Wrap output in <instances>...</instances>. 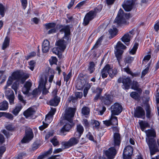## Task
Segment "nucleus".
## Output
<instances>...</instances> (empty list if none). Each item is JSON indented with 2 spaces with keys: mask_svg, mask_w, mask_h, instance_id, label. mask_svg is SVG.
Instances as JSON below:
<instances>
[{
  "mask_svg": "<svg viewBox=\"0 0 159 159\" xmlns=\"http://www.w3.org/2000/svg\"><path fill=\"white\" fill-rule=\"evenodd\" d=\"M145 132L147 136L146 141L148 147L150 154L152 156L159 151L156 139H155V138L156 137V131L154 129L151 128L146 130Z\"/></svg>",
  "mask_w": 159,
  "mask_h": 159,
  "instance_id": "f257e3e1",
  "label": "nucleus"
},
{
  "mask_svg": "<svg viewBox=\"0 0 159 159\" xmlns=\"http://www.w3.org/2000/svg\"><path fill=\"white\" fill-rule=\"evenodd\" d=\"M60 32H64V34L61 39L57 41L56 45L59 48L60 51H63L66 48L67 44L71 41V32L70 26L67 25L59 30Z\"/></svg>",
  "mask_w": 159,
  "mask_h": 159,
  "instance_id": "f03ea898",
  "label": "nucleus"
},
{
  "mask_svg": "<svg viewBox=\"0 0 159 159\" xmlns=\"http://www.w3.org/2000/svg\"><path fill=\"white\" fill-rule=\"evenodd\" d=\"M126 48V46L120 41H118L117 42L115 48L116 51L115 52V54L116 60L119 65H120L122 60V54L124 52V50Z\"/></svg>",
  "mask_w": 159,
  "mask_h": 159,
  "instance_id": "7ed1b4c3",
  "label": "nucleus"
},
{
  "mask_svg": "<svg viewBox=\"0 0 159 159\" xmlns=\"http://www.w3.org/2000/svg\"><path fill=\"white\" fill-rule=\"evenodd\" d=\"M114 23L116 24L118 26H122L126 24V21L124 17V11L122 9L120 8L118 11Z\"/></svg>",
  "mask_w": 159,
  "mask_h": 159,
  "instance_id": "20e7f679",
  "label": "nucleus"
},
{
  "mask_svg": "<svg viewBox=\"0 0 159 159\" xmlns=\"http://www.w3.org/2000/svg\"><path fill=\"white\" fill-rule=\"evenodd\" d=\"M76 109V108L69 107L65 111L63 120H67L69 123L73 122L74 117Z\"/></svg>",
  "mask_w": 159,
  "mask_h": 159,
  "instance_id": "39448f33",
  "label": "nucleus"
},
{
  "mask_svg": "<svg viewBox=\"0 0 159 159\" xmlns=\"http://www.w3.org/2000/svg\"><path fill=\"white\" fill-rule=\"evenodd\" d=\"M34 134L32 129L29 127L25 130V135L21 140L22 144L29 143L34 138Z\"/></svg>",
  "mask_w": 159,
  "mask_h": 159,
  "instance_id": "423d86ee",
  "label": "nucleus"
},
{
  "mask_svg": "<svg viewBox=\"0 0 159 159\" xmlns=\"http://www.w3.org/2000/svg\"><path fill=\"white\" fill-rule=\"evenodd\" d=\"M96 13L93 10H90L85 15L83 20V24L84 26L88 25L90 21L93 20L97 16Z\"/></svg>",
  "mask_w": 159,
  "mask_h": 159,
  "instance_id": "0eeeda50",
  "label": "nucleus"
},
{
  "mask_svg": "<svg viewBox=\"0 0 159 159\" xmlns=\"http://www.w3.org/2000/svg\"><path fill=\"white\" fill-rule=\"evenodd\" d=\"M65 120H62L61 121V124L63 125L62 127L60 129L59 133L61 135H63L64 133L68 132L73 126L75 124L74 123H69V122H65Z\"/></svg>",
  "mask_w": 159,
  "mask_h": 159,
  "instance_id": "6e6552de",
  "label": "nucleus"
},
{
  "mask_svg": "<svg viewBox=\"0 0 159 159\" xmlns=\"http://www.w3.org/2000/svg\"><path fill=\"white\" fill-rule=\"evenodd\" d=\"M99 99L103 104L107 107L110 106L113 102L112 96L107 93H105L103 96H101Z\"/></svg>",
  "mask_w": 159,
  "mask_h": 159,
  "instance_id": "1a4fd4ad",
  "label": "nucleus"
},
{
  "mask_svg": "<svg viewBox=\"0 0 159 159\" xmlns=\"http://www.w3.org/2000/svg\"><path fill=\"white\" fill-rule=\"evenodd\" d=\"M111 111L112 115H118L122 110V107L118 102L115 103L111 107Z\"/></svg>",
  "mask_w": 159,
  "mask_h": 159,
  "instance_id": "9d476101",
  "label": "nucleus"
},
{
  "mask_svg": "<svg viewBox=\"0 0 159 159\" xmlns=\"http://www.w3.org/2000/svg\"><path fill=\"white\" fill-rule=\"evenodd\" d=\"M134 115L135 118L144 119L145 117V111L141 107L138 106L134 111Z\"/></svg>",
  "mask_w": 159,
  "mask_h": 159,
  "instance_id": "9b49d317",
  "label": "nucleus"
},
{
  "mask_svg": "<svg viewBox=\"0 0 159 159\" xmlns=\"http://www.w3.org/2000/svg\"><path fill=\"white\" fill-rule=\"evenodd\" d=\"M117 153V151L114 147L109 148L105 150L104 154L107 159H113Z\"/></svg>",
  "mask_w": 159,
  "mask_h": 159,
  "instance_id": "f8f14e48",
  "label": "nucleus"
},
{
  "mask_svg": "<svg viewBox=\"0 0 159 159\" xmlns=\"http://www.w3.org/2000/svg\"><path fill=\"white\" fill-rule=\"evenodd\" d=\"M56 25V23L54 22H49L43 25L46 30H48L51 29L48 31V34H50L57 32V29L55 27Z\"/></svg>",
  "mask_w": 159,
  "mask_h": 159,
  "instance_id": "ddd939ff",
  "label": "nucleus"
},
{
  "mask_svg": "<svg viewBox=\"0 0 159 159\" xmlns=\"http://www.w3.org/2000/svg\"><path fill=\"white\" fill-rule=\"evenodd\" d=\"M80 139L75 137H72L67 142L64 143V146L66 148H69L77 144L79 142Z\"/></svg>",
  "mask_w": 159,
  "mask_h": 159,
  "instance_id": "4468645a",
  "label": "nucleus"
},
{
  "mask_svg": "<svg viewBox=\"0 0 159 159\" xmlns=\"http://www.w3.org/2000/svg\"><path fill=\"white\" fill-rule=\"evenodd\" d=\"M125 3L122 5L125 11H130L133 8L134 4V2L133 0H125Z\"/></svg>",
  "mask_w": 159,
  "mask_h": 159,
  "instance_id": "2eb2a0df",
  "label": "nucleus"
},
{
  "mask_svg": "<svg viewBox=\"0 0 159 159\" xmlns=\"http://www.w3.org/2000/svg\"><path fill=\"white\" fill-rule=\"evenodd\" d=\"M111 67L109 64L106 65L101 70V76L103 79H104L107 77L108 75L111 71Z\"/></svg>",
  "mask_w": 159,
  "mask_h": 159,
  "instance_id": "dca6fc26",
  "label": "nucleus"
},
{
  "mask_svg": "<svg viewBox=\"0 0 159 159\" xmlns=\"http://www.w3.org/2000/svg\"><path fill=\"white\" fill-rule=\"evenodd\" d=\"M84 131V129L83 126L81 124H77L75 128V131L74 134L75 137L80 139Z\"/></svg>",
  "mask_w": 159,
  "mask_h": 159,
  "instance_id": "f3484780",
  "label": "nucleus"
},
{
  "mask_svg": "<svg viewBox=\"0 0 159 159\" xmlns=\"http://www.w3.org/2000/svg\"><path fill=\"white\" fill-rule=\"evenodd\" d=\"M113 144L115 147H119L121 142V138L119 133H114L113 135Z\"/></svg>",
  "mask_w": 159,
  "mask_h": 159,
  "instance_id": "a211bd4d",
  "label": "nucleus"
},
{
  "mask_svg": "<svg viewBox=\"0 0 159 159\" xmlns=\"http://www.w3.org/2000/svg\"><path fill=\"white\" fill-rule=\"evenodd\" d=\"M132 84V80L129 77L123 78V84L124 87L123 88L125 89H128L130 88Z\"/></svg>",
  "mask_w": 159,
  "mask_h": 159,
  "instance_id": "6ab92c4d",
  "label": "nucleus"
},
{
  "mask_svg": "<svg viewBox=\"0 0 159 159\" xmlns=\"http://www.w3.org/2000/svg\"><path fill=\"white\" fill-rule=\"evenodd\" d=\"M102 91L103 89L98 87L93 91V93L96 94L93 99L94 101H97L98 99L101 97Z\"/></svg>",
  "mask_w": 159,
  "mask_h": 159,
  "instance_id": "aec40b11",
  "label": "nucleus"
},
{
  "mask_svg": "<svg viewBox=\"0 0 159 159\" xmlns=\"http://www.w3.org/2000/svg\"><path fill=\"white\" fill-rule=\"evenodd\" d=\"M60 101V98L58 97L57 94L54 95L53 98L50 99L49 101V103L50 105L54 107L57 106L58 105Z\"/></svg>",
  "mask_w": 159,
  "mask_h": 159,
  "instance_id": "412c9836",
  "label": "nucleus"
},
{
  "mask_svg": "<svg viewBox=\"0 0 159 159\" xmlns=\"http://www.w3.org/2000/svg\"><path fill=\"white\" fill-rule=\"evenodd\" d=\"M52 151V148L51 147L48 151L40 153V154L37 157V159H43L48 157L51 154Z\"/></svg>",
  "mask_w": 159,
  "mask_h": 159,
  "instance_id": "4be33fe9",
  "label": "nucleus"
},
{
  "mask_svg": "<svg viewBox=\"0 0 159 159\" xmlns=\"http://www.w3.org/2000/svg\"><path fill=\"white\" fill-rule=\"evenodd\" d=\"M50 42L47 40H44L42 45V51L43 53H46L48 52L50 49Z\"/></svg>",
  "mask_w": 159,
  "mask_h": 159,
  "instance_id": "5701e85b",
  "label": "nucleus"
},
{
  "mask_svg": "<svg viewBox=\"0 0 159 159\" xmlns=\"http://www.w3.org/2000/svg\"><path fill=\"white\" fill-rule=\"evenodd\" d=\"M131 35L128 33H126L124 34L121 39V40L126 45L128 46L130 41Z\"/></svg>",
  "mask_w": 159,
  "mask_h": 159,
  "instance_id": "b1692460",
  "label": "nucleus"
},
{
  "mask_svg": "<svg viewBox=\"0 0 159 159\" xmlns=\"http://www.w3.org/2000/svg\"><path fill=\"white\" fill-rule=\"evenodd\" d=\"M145 106V109L146 111V117L148 119L151 118L152 116L151 114V111L150 106L149 104L147 102H145L144 103Z\"/></svg>",
  "mask_w": 159,
  "mask_h": 159,
  "instance_id": "393cba45",
  "label": "nucleus"
},
{
  "mask_svg": "<svg viewBox=\"0 0 159 159\" xmlns=\"http://www.w3.org/2000/svg\"><path fill=\"white\" fill-rule=\"evenodd\" d=\"M139 125L140 128L142 131H144L146 128L150 127L149 124L146 121L141 120L139 122Z\"/></svg>",
  "mask_w": 159,
  "mask_h": 159,
  "instance_id": "a878e982",
  "label": "nucleus"
},
{
  "mask_svg": "<svg viewBox=\"0 0 159 159\" xmlns=\"http://www.w3.org/2000/svg\"><path fill=\"white\" fill-rule=\"evenodd\" d=\"M24 106L21 105V103H18L15 108L12 111V113L15 116H17L20 111L23 108Z\"/></svg>",
  "mask_w": 159,
  "mask_h": 159,
  "instance_id": "bb28decb",
  "label": "nucleus"
},
{
  "mask_svg": "<svg viewBox=\"0 0 159 159\" xmlns=\"http://www.w3.org/2000/svg\"><path fill=\"white\" fill-rule=\"evenodd\" d=\"M34 112L33 109L31 107L29 108L23 112V115L27 118L32 116Z\"/></svg>",
  "mask_w": 159,
  "mask_h": 159,
  "instance_id": "cd10ccee",
  "label": "nucleus"
},
{
  "mask_svg": "<svg viewBox=\"0 0 159 159\" xmlns=\"http://www.w3.org/2000/svg\"><path fill=\"white\" fill-rule=\"evenodd\" d=\"M21 76H22L21 72H20V70L15 71L11 74V76L13 77L14 80H18V81L20 80Z\"/></svg>",
  "mask_w": 159,
  "mask_h": 159,
  "instance_id": "c85d7f7f",
  "label": "nucleus"
},
{
  "mask_svg": "<svg viewBox=\"0 0 159 159\" xmlns=\"http://www.w3.org/2000/svg\"><path fill=\"white\" fill-rule=\"evenodd\" d=\"M132 89L137 91L140 94H142V90L141 88L139 87L138 83L137 81H134L133 82Z\"/></svg>",
  "mask_w": 159,
  "mask_h": 159,
  "instance_id": "c756f323",
  "label": "nucleus"
},
{
  "mask_svg": "<svg viewBox=\"0 0 159 159\" xmlns=\"http://www.w3.org/2000/svg\"><path fill=\"white\" fill-rule=\"evenodd\" d=\"M8 108V103L6 100H4L0 103V110L5 111Z\"/></svg>",
  "mask_w": 159,
  "mask_h": 159,
  "instance_id": "7c9ffc66",
  "label": "nucleus"
},
{
  "mask_svg": "<svg viewBox=\"0 0 159 159\" xmlns=\"http://www.w3.org/2000/svg\"><path fill=\"white\" fill-rule=\"evenodd\" d=\"M32 85V83L29 81H27L24 85L25 92H23L25 94H27L29 92L30 88Z\"/></svg>",
  "mask_w": 159,
  "mask_h": 159,
  "instance_id": "2f4dec72",
  "label": "nucleus"
},
{
  "mask_svg": "<svg viewBox=\"0 0 159 159\" xmlns=\"http://www.w3.org/2000/svg\"><path fill=\"white\" fill-rule=\"evenodd\" d=\"M91 124L93 125V129L98 130L100 128V123L97 120H91Z\"/></svg>",
  "mask_w": 159,
  "mask_h": 159,
  "instance_id": "473e14b6",
  "label": "nucleus"
},
{
  "mask_svg": "<svg viewBox=\"0 0 159 159\" xmlns=\"http://www.w3.org/2000/svg\"><path fill=\"white\" fill-rule=\"evenodd\" d=\"M61 51L58 47L53 48L52 50V52L57 55L59 59H61L62 57V54Z\"/></svg>",
  "mask_w": 159,
  "mask_h": 159,
  "instance_id": "72a5a7b5",
  "label": "nucleus"
},
{
  "mask_svg": "<svg viewBox=\"0 0 159 159\" xmlns=\"http://www.w3.org/2000/svg\"><path fill=\"white\" fill-rule=\"evenodd\" d=\"M10 38L7 36L5 38L4 41L3 43L2 48L3 50H5L9 45Z\"/></svg>",
  "mask_w": 159,
  "mask_h": 159,
  "instance_id": "f704fd0d",
  "label": "nucleus"
},
{
  "mask_svg": "<svg viewBox=\"0 0 159 159\" xmlns=\"http://www.w3.org/2000/svg\"><path fill=\"white\" fill-rule=\"evenodd\" d=\"M95 64L93 61L89 62V66L88 68V70L90 74L93 73L95 71Z\"/></svg>",
  "mask_w": 159,
  "mask_h": 159,
  "instance_id": "c9c22d12",
  "label": "nucleus"
},
{
  "mask_svg": "<svg viewBox=\"0 0 159 159\" xmlns=\"http://www.w3.org/2000/svg\"><path fill=\"white\" fill-rule=\"evenodd\" d=\"M80 84V85L79 86V89L81 90L83 89L85 85L88 84L89 83L86 79L83 78L81 79V81Z\"/></svg>",
  "mask_w": 159,
  "mask_h": 159,
  "instance_id": "e433bc0d",
  "label": "nucleus"
},
{
  "mask_svg": "<svg viewBox=\"0 0 159 159\" xmlns=\"http://www.w3.org/2000/svg\"><path fill=\"white\" fill-rule=\"evenodd\" d=\"M141 94H140L136 92H132L130 94V97L134 99L135 100H137L140 98V95Z\"/></svg>",
  "mask_w": 159,
  "mask_h": 159,
  "instance_id": "4c0bfd02",
  "label": "nucleus"
},
{
  "mask_svg": "<svg viewBox=\"0 0 159 159\" xmlns=\"http://www.w3.org/2000/svg\"><path fill=\"white\" fill-rule=\"evenodd\" d=\"M20 83L18 80L15 81L11 86V88L13 89L16 93L18 90L19 89Z\"/></svg>",
  "mask_w": 159,
  "mask_h": 159,
  "instance_id": "58836bf2",
  "label": "nucleus"
},
{
  "mask_svg": "<svg viewBox=\"0 0 159 159\" xmlns=\"http://www.w3.org/2000/svg\"><path fill=\"white\" fill-rule=\"evenodd\" d=\"M133 149L132 147L128 146L125 148L123 152H127V153H129V154L131 156L133 153Z\"/></svg>",
  "mask_w": 159,
  "mask_h": 159,
  "instance_id": "ea45409f",
  "label": "nucleus"
},
{
  "mask_svg": "<svg viewBox=\"0 0 159 159\" xmlns=\"http://www.w3.org/2000/svg\"><path fill=\"white\" fill-rule=\"evenodd\" d=\"M114 115H112L110 119V120L111 123V125H118V120L117 117Z\"/></svg>",
  "mask_w": 159,
  "mask_h": 159,
  "instance_id": "a19ab883",
  "label": "nucleus"
},
{
  "mask_svg": "<svg viewBox=\"0 0 159 159\" xmlns=\"http://www.w3.org/2000/svg\"><path fill=\"white\" fill-rule=\"evenodd\" d=\"M17 97L19 100L18 103H21V105L24 106L26 103V100L24 99L23 96L20 93L18 94Z\"/></svg>",
  "mask_w": 159,
  "mask_h": 159,
  "instance_id": "79ce46f5",
  "label": "nucleus"
},
{
  "mask_svg": "<svg viewBox=\"0 0 159 159\" xmlns=\"http://www.w3.org/2000/svg\"><path fill=\"white\" fill-rule=\"evenodd\" d=\"M109 32L111 36V38H110V39H111L114 38L117 35L118 30L116 28H113V30L110 29L109 30Z\"/></svg>",
  "mask_w": 159,
  "mask_h": 159,
  "instance_id": "37998d69",
  "label": "nucleus"
},
{
  "mask_svg": "<svg viewBox=\"0 0 159 159\" xmlns=\"http://www.w3.org/2000/svg\"><path fill=\"white\" fill-rule=\"evenodd\" d=\"M21 77L20 81L22 83H23L25 80L29 77L30 75L29 74L25 73L23 72H21Z\"/></svg>",
  "mask_w": 159,
  "mask_h": 159,
  "instance_id": "c03bdc74",
  "label": "nucleus"
},
{
  "mask_svg": "<svg viewBox=\"0 0 159 159\" xmlns=\"http://www.w3.org/2000/svg\"><path fill=\"white\" fill-rule=\"evenodd\" d=\"M134 59V57L131 56H128L125 58L124 61L125 64H130L132 62Z\"/></svg>",
  "mask_w": 159,
  "mask_h": 159,
  "instance_id": "a18cd8bd",
  "label": "nucleus"
},
{
  "mask_svg": "<svg viewBox=\"0 0 159 159\" xmlns=\"http://www.w3.org/2000/svg\"><path fill=\"white\" fill-rule=\"evenodd\" d=\"M90 112L89 109L87 107H84L82 109V113L84 115H87Z\"/></svg>",
  "mask_w": 159,
  "mask_h": 159,
  "instance_id": "49530a36",
  "label": "nucleus"
},
{
  "mask_svg": "<svg viewBox=\"0 0 159 159\" xmlns=\"http://www.w3.org/2000/svg\"><path fill=\"white\" fill-rule=\"evenodd\" d=\"M82 124L85 129H89L90 124L87 119H83L82 121Z\"/></svg>",
  "mask_w": 159,
  "mask_h": 159,
  "instance_id": "de8ad7c7",
  "label": "nucleus"
},
{
  "mask_svg": "<svg viewBox=\"0 0 159 159\" xmlns=\"http://www.w3.org/2000/svg\"><path fill=\"white\" fill-rule=\"evenodd\" d=\"M103 7V6L102 4H99L97 7H95L94 8L93 10H92L93 11H94L96 13L97 15V13L98 12H100Z\"/></svg>",
  "mask_w": 159,
  "mask_h": 159,
  "instance_id": "09e8293b",
  "label": "nucleus"
},
{
  "mask_svg": "<svg viewBox=\"0 0 159 159\" xmlns=\"http://www.w3.org/2000/svg\"><path fill=\"white\" fill-rule=\"evenodd\" d=\"M14 94V93L13 90L10 88L7 89L5 92L6 97L12 95Z\"/></svg>",
  "mask_w": 159,
  "mask_h": 159,
  "instance_id": "8fccbe9b",
  "label": "nucleus"
},
{
  "mask_svg": "<svg viewBox=\"0 0 159 159\" xmlns=\"http://www.w3.org/2000/svg\"><path fill=\"white\" fill-rule=\"evenodd\" d=\"M6 98L9 100V101L10 105H13L14 104L15 95L14 94L12 95H11L9 97H7Z\"/></svg>",
  "mask_w": 159,
  "mask_h": 159,
  "instance_id": "3c124183",
  "label": "nucleus"
},
{
  "mask_svg": "<svg viewBox=\"0 0 159 159\" xmlns=\"http://www.w3.org/2000/svg\"><path fill=\"white\" fill-rule=\"evenodd\" d=\"M5 8L2 4L0 3V15L2 17H3L5 16Z\"/></svg>",
  "mask_w": 159,
  "mask_h": 159,
  "instance_id": "603ef678",
  "label": "nucleus"
},
{
  "mask_svg": "<svg viewBox=\"0 0 159 159\" xmlns=\"http://www.w3.org/2000/svg\"><path fill=\"white\" fill-rule=\"evenodd\" d=\"M4 71L3 70H0V79H1L2 76V79L0 82V84H1L4 83L6 80L7 77L5 75H3Z\"/></svg>",
  "mask_w": 159,
  "mask_h": 159,
  "instance_id": "864d4df0",
  "label": "nucleus"
},
{
  "mask_svg": "<svg viewBox=\"0 0 159 159\" xmlns=\"http://www.w3.org/2000/svg\"><path fill=\"white\" fill-rule=\"evenodd\" d=\"M36 62L34 60L30 61L29 62V65L30 66L29 67V69L33 71L35 66Z\"/></svg>",
  "mask_w": 159,
  "mask_h": 159,
  "instance_id": "5fc2aeb1",
  "label": "nucleus"
},
{
  "mask_svg": "<svg viewBox=\"0 0 159 159\" xmlns=\"http://www.w3.org/2000/svg\"><path fill=\"white\" fill-rule=\"evenodd\" d=\"M49 61L51 65L53 64L57 65V59L56 57H52V59L49 60Z\"/></svg>",
  "mask_w": 159,
  "mask_h": 159,
  "instance_id": "6e6d98bb",
  "label": "nucleus"
},
{
  "mask_svg": "<svg viewBox=\"0 0 159 159\" xmlns=\"http://www.w3.org/2000/svg\"><path fill=\"white\" fill-rule=\"evenodd\" d=\"M150 64L149 63H148V66L144 70H143L142 72L141 77H144L148 73L149 69V66H150Z\"/></svg>",
  "mask_w": 159,
  "mask_h": 159,
  "instance_id": "4d7b16f0",
  "label": "nucleus"
},
{
  "mask_svg": "<svg viewBox=\"0 0 159 159\" xmlns=\"http://www.w3.org/2000/svg\"><path fill=\"white\" fill-rule=\"evenodd\" d=\"M56 111V109L55 108H51V110L48 113V115L51 117H53L55 114Z\"/></svg>",
  "mask_w": 159,
  "mask_h": 159,
  "instance_id": "13d9d810",
  "label": "nucleus"
},
{
  "mask_svg": "<svg viewBox=\"0 0 159 159\" xmlns=\"http://www.w3.org/2000/svg\"><path fill=\"white\" fill-rule=\"evenodd\" d=\"M123 159H131V156L129 153H127V152L123 153Z\"/></svg>",
  "mask_w": 159,
  "mask_h": 159,
  "instance_id": "bf43d9fd",
  "label": "nucleus"
},
{
  "mask_svg": "<svg viewBox=\"0 0 159 159\" xmlns=\"http://www.w3.org/2000/svg\"><path fill=\"white\" fill-rule=\"evenodd\" d=\"M21 3V5L24 9H25L28 4L27 0H20Z\"/></svg>",
  "mask_w": 159,
  "mask_h": 159,
  "instance_id": "052dcab7",
  "label": "nucleus"
},
{
  "mask_svg": "<svg viewBox=\"0 0 159 159\" xmlns=\"http://www.w3.org/2000/svg\"><path fill=\"white\" fill-rule=\"evenodd\" d=\"M48 126V124L43 122V125L39 126V129L41 131H43L45 129L47 128Z\"/></svg>",
  "mask_w": 159,
  "mask_h": 159,
  "instance_id": "680f3d73",
  "label": "nucleus"
},
{
  "mask_svg": "<svg viewBox=\"0 0 159 159\" xmlns=\"http://www.w3.org/2000/svg\"><path fill=\"white\" fill-rule=\"evenodd\" d=\"M91 86L90 85H89L85 87L84 89V97H86L88 93V91L89 89L90 88Z\"/></svg>",
  "mask_w": 159,
  "mask_h": 159,
  "instance_id": "e2e57ef3",
  "label": "nucleus"
},
{
  "mask_svg": "<svg viewBox=\"0 0 159 159\" xmlns=\"http://www.w3.org/2000/svg\"><path fill=\"white\" fill-rule=\"evenodd\" d=\"M86 136L89 140L93 141H94L93 136L92 133L90 132H88L86 135Z\"/></svg>",
  "mask_w": 159,
  "mask_h": 159,
  "instance_id": "0e129e2a",
  "label": "nucleus"
},
{
  "mask_svg": "<svg viewBox=\"0 0 159 159\" xmlns=\"http://www.w3.org/2000/svg\"><path fill=\"white\" fill-rule=\"evenodd\" d=\"M71 72H70L68 73L66 76L64 77V81H66V83L67 82L71 77Z\"/></svg>",
  "mask_w": 159,
  "mask_h": 159,
  "instance_id": "69168bd1",
  "label": "nucleus"
},
{
  "mask_svg": "<svg viewBox=\"0 0 159 159\" xmlns=\"http://www.w3.org/2000/svg\"><path fill=\"white\" fill-rule=\"evenodd\" d=\"M39 148V144L34 142L32 145V150L34 151L37 149Z\"/></svg>",
  "mask_w": 159,
  "mask_h": 159,
  "instance_id": "338daca9",
  "label": "nucleus"
},
{
  "mask_svg": "<svg viewBox=\"0 0 159 159\" xmlns=\"http://www.w3.org/2000/svg\"><path fill=\"white\" fill-rule=\"evenodd\" d=\"M26 156V153L22 152L19 154L17 157V159H22L23 157Z\"/></svg>",
  "mask_w": 159,
  "mask_h": 159,
  "instance_id": "774afa93",
  "label": "nucleus"
}]
</instances>
